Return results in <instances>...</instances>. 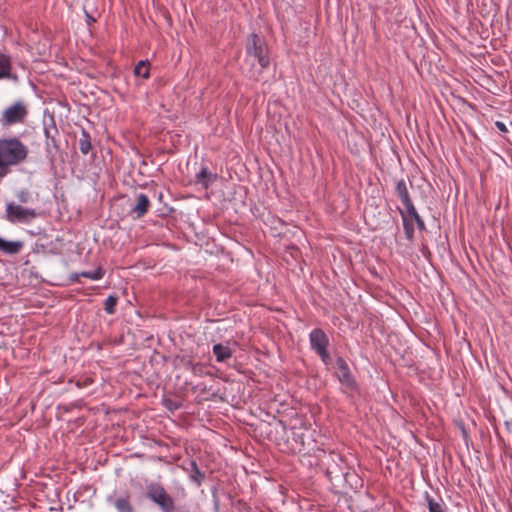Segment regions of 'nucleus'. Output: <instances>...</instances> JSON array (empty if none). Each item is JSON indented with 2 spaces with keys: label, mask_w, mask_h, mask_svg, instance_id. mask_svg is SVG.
I'll return each instance as SVG.
<instances>
[{
  "label": "nucleus",
  "mask_w": 512,
  "mask_h": 512,
  "mask_svg": "<svg viewBox=\"0 0 512 512\" xmlns=\"http://www.w3.org/2000/svg\"><path fill=\"white\" fill-rule=\"evenodd\" d=\"M28 154V147L17 137L0 138V184L11 172V167L25 162Z\"/></svg>",
  "instance_id": "1"
},
{
  "label": "nucleus",
  "mask_w": 512,
  "mask_h": 512,
  "mask_svg": "<svg viewBox=\"0 0 512 512\" xmlns=\"http://www.w3.org/2000/svg\"><path fill=\"white\" fill-rule=\"evenodd\" d=\"M320 465L325 470V475L333 486L338 480H342L343 473L348 467L343 456L334 451L328 453L323 451V455L320 458Z\"/></svg>",
  "instance_id": "2"
},
{
  "label": "nucleus",
  "mask_w": 512,
  "mask_h": 512,
  "mask_svg": "<svg viewBox=\"0 0 512 512\" xmlns=\"http://www.w3.org/2000/svg\"><path fill=\"white\" fill-rule=\"evenodd\" d=\"M245 48L247 58L256 59L262 69H265L270 65L268 47L263 37L255 33L249 34L246 39Z\"/></svg>",
  "instance_id": "3"
},
{
  "label": "nucleus",
  "mask_w": 512,
  "mask_h": 512,
  "mask_svg": "<svg viewBox=\"0 0 512 512\" xmlns=\"http://www.w3.org/2000/svg\"><path fill=\"white\" fill-rule=\"evenodd\" d=\"M28 115L29 107L27 102L24 100H17L2 111L0 124L3 127L23 124Z\"/></svg>",
  "instance_id": "4"
},
{
  "label": "nucleus",
  "mask_w": 512,
  "mask_h": 512,
  "mask_svg": "<svg viewBox=\"0 0 512 512\" xmlns=\"http://www.w3.org/2000/svg\"><path fill=\"white\" fill-rule=\"evenodd\" d=\"M146 498L159 506L163 512H173L175 501L159 483H150L146 488Z\"/></svg>",
  "instance_id": "5"
},
{
  "label": "nucleus",
  "mask_w": 512,
  "mask_h": 512,
  "mask_svg": "<svg viewBox=\"0 0 512 512\" xmlns=\"http://www.w3.org/2000/svg\"><path fill=\"white\" fill-rule=\"evenodd\" d=\"M311 349L314 350L325 364H329L331 356L327 351L329 339L322 329L316 328L309 335Z\"/></svg>",
  "instance_id": "6"
},
{
  "label": "nucleus",
  "mask_w": 512,
  "mask_h": 512,
  "mask_svg": "<svg viewBox=\"0 0 512 512\" xmlns=\"http://www.w3.org/2000/svg\"><path fill=\"white\" fill-rule=\"evenodd\" d=\"M37 217V212L31 208H24L14 203L6 205V220L10 223H28L30 220Z\"/></svg>",
  "instance_id": "7"
},
{
  "label": "nucleus",
  "mask_w": 512,
  "mask_h": 512,
  "mask_svg": "<svg viewBox=\"0 0 512 512\" xmlns=\"http://www.w3.org/2000/svg\"><path fill=\"white\" fill-rule=\"evenodd\" d=\"M43 125L46 138V151L48 154H53V152L59 151V144L57 140V137L59 136L58 128L53 117H50L48 121L44 120Z\"/></svg>",
  "instance_id": "8"
},
{
  "label": "nucleus",
  "mask_w": 512,
  "mask_h": 512,
  "mask_svg": "<svg viewBox=\"0 0 512 512\" xmlns=\"http://www.w3.org/2000/svg\"><path fill=\"white\" fill-rule=\"evenodd\" d=\"M334 486L341 488L345 493H347L348 490L357 491L362 488L363 481L359 475L348 466L343 473L342 480H338Z\"/></svg>",
  "instance_id": "9"
},
{
  "label": "nucleus",
  "mask_w": 512,
  "mask_h": 512,
  "mask_svg": "<svg viewBox=\"0 0 512 512\" xmlns=\"http://www.w3.org/2000/svg\"><path fill=\"white\" fill-rule=\"evenodd\" d=\"M336 365L339 370L337 374V378L342 385L350 390H355L357 388L356 381L354 377L351 375L349 366L347 362L342 357H338L336 359Z\"/></svg>",
  "instance_id": "10"
},
{
  "label": "nucleus",
  "mask_w": 512,
  "mask_h": 512,
  "mask_svg": "<svg viewBox=\"0 0 512 512\" xmlns=\"http://www.w3.org/2000/svg\"><path fill=\"white\" fill-rule=\"evenodd\" d=\"M183 470L188 474L190 481L200 487L206 478V475L201 471L194 460H189L182 465Z\"/></svg>",
  "instance_id": "11"
},
{
  "label": "nucleus",
  "mask_w": 512,
  "mask_h": 512,
  "mask_svg": "<svg viewBox=\"0 0 512 512\" xmlns=\"http://www.w3.org/2000/svg\"><path fill=\"white\" fill-rule=\"evenodd\" d=\"M424 499L429 512H448V507L440 495H431L425 492Z\"/></svg>",
  "instance_id": "12"
},
{
  "label": "nucleus",
  "mask_w": 512,
  "mask_h": 512,
  "mask_svg": "<svg viewBox=\"0 0 512 512\" xmlns=\"http://www.w3.org/2000/svg\"><path fill=\"white\" fill-rule=\"evenodd\" d=\"M150 207V199L144 193H139L136 196V204L133 206L131 212L136 215V218L144 217Z\"/></svg>",
  "instance_id": "13"
},
{
  "label": "nucleus",
  "mask_w": 512,
  "mask_h": 512,
  "mask_svg": "<svg viewBox=\"0 0 512 512\" xmlns=\"http://www.w3.org/2000/svg\"><path fill=\"white\" fill-rule=\"evenodd\" d=\"M24 247L22 241H7L0 237V251L8 255L18 254Z\"/></svg>",
  "instance_id": "14"
},
{
  "label": "nucleus",
  "mask_w": 512,
  "mask_h": 512,
  "mask_svg": "<svg viewBox=\"0 0 512 512\" xmlns=\"http://www.w3.org/2000/svg\"><path fill=\"white\" fill-rule=\"evenodd\" d=\"M217 175L211 173L207 167H202L195 175V182L201 184L204 188H208L215 180Z\"/></svg>",
  "instance_id": "15"
},
{
  "label": "nucleus",
  "mask_w": 512,
  "mask_h": 512,
  "mask_svg": "<svg viewBox=\"0 0 512 512\" xmlns=\"http://www.w3.org/2000/svg\"><path fill=\"white\" fill-rule=\"evenodd\" d=\"M395 191L405 207L409 206L410 204H413L408 192L407 182L404 179H400L396 183Z\"/></svg>",
  "instance_id": "16"
},
{
  "label": "nucleus",
  "mask_w": 512,
  "mask_h": 512,
  "mask_svg": "<svg viewBox=\"0 0 512 512\" xmlns=\"http://www.w3.org/2000/svg\"><path fill=\"white\" fill-rule=\"evenodd\" d=\"M3 78L17 79L15 75L11 74V60L6 54H0V79Z\"/></svg>",
  "instance_id": "17"
},
{
  "label": "nucleus",
  "mask_w": 512,
  "mask_h": 512,
  "mask_svg": "<svg viewBox=\"0 0 512 512\" xmlns=\"http://www.w3.org/2000/svg\"><path fill=\"white\" fill-rule=\"evenodd\" d=\"M213 354L215 355L217 362H225L232 356V350L230 347L219 343L213 346Z\"/></svg>",
  "instance_id": "18"
},
{
  "label": "nucleus",
  "mask_w": 512,
  "mask_h": 512,
  "mask_svg": "<svg viewBox=\"0 0 512 512\" xmlns=\"http://www.w3.org/2000/svg\"><path fill=\"white\" fill-rule=\"evenodd\" d=\"M407 211L408 218L412 221L414 220L416 222L417 228L420 231H424L426 229L424 220L420 217L418 214L416 208L414 207V204H410L409 206L405 207Z\"/></svg>",
  "instance_id": "19"
},
{
  "label": "nucleus",
  "mask_w": 512,
  "mask_h": 512,
  "mask_svg": "<svg viewBox=\"0 0 512 512\" xmlns=\"http://www.w3.org/2000/svg\"><path fill=\"white\" fill-rule=\"evenodd\" d=\"M80 276L89 278L92 280H100L104 276V271L101 267H99L94 271H84L79 274L78 273L72 274L71 279L73 281H77Z\"/></svg>",
  "instance_id": "20"
},
{
  "label": "nucleus",
  "mask_w": 512,
  "mask_h": 512,
  "mask_svg": "<svg viewBox=\"0 0 512 512\" xmlns=\"http://www.w3.org/2000/svg\"><path fill=\"white\" fill-rule=\"evenodd\" d=\"M78 142L81 153L87 155L92 146L90 134L85 129H82L81 137L79 138Z\"/></svg>",
  "instance_id": "21"
},
{
  "label": "nucleus",
  "mask_w": 512,
  "mask_h": 512,
  "mask_svg": "<svg viewBox=\"0 0 512 512\" xmlns=\"http://www.w3.org/2000/svg\"><path fill=\"white\" fill-rule=\"evenodd\" d=\"M400 214H401L402 220H403V228H404L405 236L409 241H412L414 238L413 222L408 218V216H406V214L402 210H400Z\"/></svg>",
  "instance_id": "22"
},
{
  "label": "nucleus",
  "mask_w": 512,
  "mask_h": 512,
  "mask_svg": "<svg viewBox=\"0 0 512 512\" xmlns=\"http://www.w3.org/2000/svg\"><path fill=\"white\" fill-rule=\"evenodd\" d=\"M134 74L138 77H142L144 79L149 78L150 70H149V62L141 60L134 67Z\"/></svg>",
  "instance_id": "23"
},
{
  "label": "nucleus",
  "mask_w": 512,
  "mask_h": 512,
  "mask_svg": "<svg viewBox=\"0 0 512 512\" xmlns=\"http://www.w3.org/2000/svg\"><path fill=\"white\" fill-rule=\"evenodd\" d=\"M114 506L118 512H134V507L128 497H121L115 500Z\"/></svg>",
  "instance_id": "24"
},
{
  "label": "nucleus",
  "mask_w": 512,
  "mask_h": 512,
  "mask_svg": "<svg viewBox=\"0 0 512 512\" xmlns=\"http://www.w3.org/2000/svg\"><path fill=\"white\" fill-rule=\"evenodd\" d=\"M117 302H118V297L116 295H109L104 303L105 311L108 314H114L116 311Z\"/></svg>",
  "instance_id": "25"
},
{
  "label": "nucleus",
  "mask_w": 512,
  "mask_h": 512,
  "mask_svg": "<svg viewBox=\"0 0 512 512\" xmlns=\"http://www.w3.org/2000/svg\"><path fill=\"white\" fill-rule=\"evenodd\" d=\"M16 197L20 203H28L31 201V193L28 189L19 190Z\"/></svg>",
  "instance_id": "26"
},
{
  "label": "nucleus",
  "mask_w": 512,
  "mask_h": 512,
  "mask_svg": "<svg viewBox=\"0 0 512 512\" xmlns=\"http://www.w3.org/2000/svg\"><path fill=\"white\" fill-rule=\"evenodd\" d=\"M495 126L501 131V132H507L506 125L501 121H496Z\"/></svg>",
  "instance_id": "27"
},
{
  "label": "nucleus",
  "mask_w": 512,
  "mask_h": 512,
  "mask_svg": "<svg viewBox=\"0 0 512 512\" xmlns=\"http://www.w3.org/2000/svg\"><path fill=\"white\" fill-rule=\"evenodd\" d=\"M85 14H86V22L89 26L96 21V19L94 17H92L90 14H88L87 12Z\"/></svg>",
  "instance_id": "28"
},
{
  "label": "nucleus",
  "mask_w": 512,
  "mask_h": 512,
  "mask_svg": "<svg viewBox=\"0 0 512 512\" xmlns=\"http://www.w3.org/2000/svg\"><path fill=\"white\" fill-rule=\"evenodd\" d=\"M506 431L512 435V422L505 421L504 423Z\"/></svg>",
  "instance_id": "29"
},
{
  "label": "nucleus",
  "mask_w": 512,
  "mask_h": 512,
  "mask_svg": "<svg viewBox=\"0 0 512 512\" xmlns=\"http://www.w3.org/2000/svg\"><path fill=\"white\" fill-rule=\"evenodd\" d=\"M293 435H294L295 437H297V439H299V441H300V446H301V447H302V446H304V441H303V437H302V435H299V434H297V433H296V432H294V431H293Z\"/></svg>",
  "instance_id": "30"
},
{
  "label": "nucleus",
  "mask_w": 512,
  "mask_h": 512,
  "mask_svg": "<svg viewBox=\"0 0 512 512\" xmlns=\"http://www.w3.org/2000/svg\"><path fill=\"white\" fill-rule=\"evenodd\" d=\"M91 382H92V381H91L90 379H88V378H87V379L85 380L84 384H81V383L78 381V382H77V386H78L79 388H81L82 386H86V385L90 384Z\"/></svg>",
  "instance_id": "31"
},
{
  "label": "nucleus",
  "mask_w": 512,
  "mask_h": 512,
  "mask_svg": "<svg viewBox=\"0 0 512 512\" xmlns=\"http://www.w3.org/2000/svg\"><path fill=\"white\" fill-rule=\"evenodd\" d=\"M162 198H163V194L160 192V193L158 194V200H159V201H162Z\"/></svg>",
  "instance_id": "32"
},
{
  "label": "nucleus",
  "mask_w": 512,
  "mask_h": 512,
  "mask_svg": "<svg viewBox=\"0 0 512 512\" xmlns=\"http://www.w3.org/2000/svg\"><path fill=\"white\" fill-rule=\"evenodd\" d=\"M251 77L257 79L258 75H256V73H253Z\"/></svg>",
  "instance_id": "33"
},
{
  "label": "nucleus",
  "mask_w": 512,
  "mask_h": 512,
  "mask_svg": "<svg viewBox=\"0 0 512 512\" xmlns=\"http://www.w3.org/2000/svg\"><path fill=\"white\" fill-rule=\"evenodd\" d=\"M262 70L263 69L261 68V70H259V72H257V75H260V73H262Z\"/></svg>",
  "instance_id": "34"
},
{
  "label": "nucleus",
  "mask_w": 512,
  "mask_h": 512,
  "mask_svg": "<svg viewBox=\"0 0 512 512\" xmlns=\"http://www.w3.org/2000/svg\"><path fill=\"white\" fill-rule=\"evenodd\" d=\"M262 70L263 69L261 68V70H259V72H257V75H260V73H262Z\"/></svg>",
  "instance_id": "35"
}]
</instances>
